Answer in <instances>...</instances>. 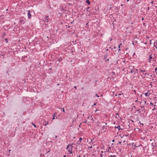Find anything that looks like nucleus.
Returning a JSON list of instances; mask_svg holds the SVG:
<instances>
[{
  "label": "nucleus",
  "instance_id": "2eb2a0df",
  "mask_svg": "<svg viewBox=\"0 0 157 157\" xmlns=\"http://www.w3.org/2000/svg\"><path fill=\"white\" fill-rule=\"evenodd\" d=\"M144 94L145 95V96L146 97L147 96H149V95H148V93H145Z\"/></svg>",
  "mask_w": 157,
  "mask_h": 157
},
{
  "label": "nucleus",
  "instance_id": "39448f33",
  "mask_svg": "<svg viewBox=\"0 0 157 157\" xmlns=\"http://www.w3.org/2000/svg\"><path fill=\"white\" fill-rule=\"evenodd\" d=\"M60 9L62 12H65L66 11L65 8H64L62 6H60Z\"/></svg>",
  "mask_w": 157,
  "mask_h": 157
},
{
  "label": "nucleus",
  "instance_id": "ea45409f",
  "mask_svg": "<svg viewBox=\"0 0 157 157\" xmlns=\"http://www.w3.org/2000/svg\"><path fill=\"white\" fill-rule=\"evenodd\" d=\"M74 88H75V89H76L77 87L76 86H74Z\"/></svg>",
  "mask_w": 157,
  "mask_h": 157
},
{
  "label": "nucleus",
  "instance_id": "4468645a",
  "mask_svg": "<svg viewBox=\"0 0 157 157\" xmlns=\"http://www.w3.org/2000/svg\"><path fill=\"white\" fill-rule=\"evenodd\" d=\"M140 71H141V72H143V74H144V72H145V71L144 70H143L141 69H140Z\"/></svg>",
  "mask_w": 157,
  "mask_h": 157
},
{
  "label": "nucleus",
  "instance_id": "20e7f679",
  "mask_svg": "<svg viewBox=\"0 0 157 157\" xmlns=\"http://www.w3.org/2000/svg\"><path fill=\"white\" fill-rule=\"evenodd\" d=\"M28 18L29 19H30L31 18V15L30 13V10H29L28 11Z\"/></svg>",
  "mask_w": 157,
  "mask_h": 157
},
{
  "label": "nucleus",
  "instance_id": "a19ab883",
  "mask_svg": "<svg viewBox=\"0 0 157 157\" xmlns=\"http://www.w3.org/2000/svg\"><path fill=\"white\" fill-rule=\"evenodd\" d=\"M151 4H153V1H152V2H151Z\"/></svg>",
  "mask_w": 157,
  "mask_h": 157
},
{
  "label": "nucleus",
  "instance_id": "412c9836",
  "mask_svg": "<svg viewBox=\"0 0 157 157\" xmlns=\"http://www.w3.org/2000/svg\"><path fill=\"white\" fill-rule=\"evenodd\" d=\"M134 72V71H133V70H131V73H133V72Z\"/></svg>",
  "mask_w": 157,
  "mask_h": 157
},
{
  "label": "nucleus",
  "instance_id": "37998d69",
  "mask_svg": "<svg viewBox=\"0 0 157 157\" xmlns=\"http://www.w3.org/2000/svg\"><path fill=\"white\" fill-rule=\"evenodd\" d=\"M96 105V103H94V105Z\"/></svg>",
  "mask_w": 157,
  "mask_h": 157
},
{
  "label": "nucleus",
  "instance_id": "6ab92c4d",
  "mask_svg": "<svg viewBox=\"0 0 157 157\" xmlns=\"http://www.w3.org/2000/svg\"><path fill=\"white\" fill-rule=\"evenodd\" d=\"M110 156L111 157H117L116 155H111Z\"/></svg>",
  "mask_w": 157,
  "mask_h": 157
},
{
  "label": "nucleus",
  "instance_id": "a18cd8bd",
  "mask_svg": "<svg viewBox=\"0 0 157 157\" xmlns=\"http://www.w3.org/2000/svg\"><path fill=\"white\" fill-rule=\"evenodd\" d=\"M74 21H73L72 22H71V24L73 23V22Z\"/></svg>",
  "mask_w": 157,
  "mask_h": 157
},
{
  "label": "nucleus",
  "instance_id": "0e129e2a",
  "mask_svg": "<svg viewBox=\"0 0 157 157\" xmlns=\"http://www.w3.org/2000/svg\"><path fill=\"white\" fill-rule=\"evenodd\" d=\"M155 47V48L157 49V47Z\"/></svg>",
  "mask_w": 157,
  "mask_h": 157
},
{
  "label": "nucleus",
  "instance_id": "de8ad7c7",
  "mask_svg": "<svg viewBox=\"0 0 157 157\" xmlns=\"http://www.w3.org/2000/svg\"><path fill=\"white\" fill-rule=\"evenodd\" d=\"M113 142H114V140H113L112 141Z\"/></svg>",
  "mask_w": 157,
  "mask_h": 157
},
{
  "label": "nucleus",
  "instance_id": "f8f14e48",
  "mask_svg": "<svg viewBox=\"0 0 157 157\" xmlns=\"http://www.w3.org/2000/svg\"><path fill=\"white\" fill-rule=\"evenodd\" d=\"M140 108H141V109H142V111H143L144 109V106L142 105V106H141Z\"/></svg>",
  "mask_w": 157,
  "mask_h": 157
},
{
  "label": "nucleus",
  "instance_id": "13d9d810",
  "mask_svg": "<svg viewBox=\"0 0 157 157\" xmlns=\"http://www.w3.org/2000/svg\"><path fill=\"white\" fill-rule=\"evenodd\" d=\"M139 146H142V145H141V144H140V145Z\"/></svg>",
  "mask_w": 157,
  "mask_h": 157
},
{
  "label": "nucleus",
  "instance_id": "aec40b11",
  "mask_svg": "<svg viewBox=\"0 0 157 157\" xmlns=\"http://www.w3.org/2000/svg\"><path fill=\"white\" fill-rule=\"evenodd\" d=\"M136 111H139V113H141V111H140V109L137 110H136Z\"/></svg>",
  "mask_w": 157,
  "mask_h": 157
},
{
  "label": "nucleus",
  "instance_id": "ddd939ff",
  "mask_svg": "<svg viewBox=\"0 0 157 157\" xmlns=\"http://www.w3.org/2000/svg\"><path fill=\"white\" fill-rule=\"evenodd\" d=\"M86 2L89 5H90V2L89 0H86Z\"/></svg>",
  "mask_w": 157,
  "mask_h": 157
},
{
  "label": "nucleus",
  "instance_id": "603ef678",
  "mask_svg": "<svg viewBox=\"0 0 157 157\" xmlns=\"http://www.w3.org/2000/svg\"><path fill=\"white\" fill-rule=\"evenodd\" d=\"M142 94H141V95H140V97H142Z\"/></svg>",
  "mask_w": 157,
  "mask_h": 157
},
{
  "label": "nucleus",
  "instance_id": "680f3d73",
  "mask_svg": "<svg viewBox=\"0 0 157 157\" xmlns=\"http://www.w3.org/2000/svg\"><path fill=\"white\" fill-rule=\"evenodd\" d=\"M70 26H68V28H70Z\"/></svg>",
  "mask_w": 157,
  "mask_h": 157
},
{
  "label": "nucleus",
  "instance_id": "c9c22d12",
  "mask_svg": "<svg viewBox=\"0 0 157 157\" xmlns=\"http://www.w3.org/2000/svg\"><path fill=\"white\" fill-rule=\"evenodd\" d=\"M149 10V7H148L147 8V10Z\"/></svg>",
  "mask_w": 157,
  "mask_h": 157
},
{
  "label": "nucleus",
  "instance_id": "49530a36",
  "mask_svg": "<svg viewBox=\"0 0 157 157\" xmlns=\"http://www.w3.org/2000/svg\"><path fill=\"white\" fill-rule=\"evenodd\" d=\"M55 137L56 138H57V136H56Z\"/></svg>",
  "mask_w": 157,
  "mask_h": 157
},
{
  "label": "nucleus",
  "instance_id": "c756f323",
  "mask_svg": "<svg viewBox=\"0 0 157 157\" xmlns=\"http://www.w3.org/2000/svg\"><path fill=\"white\" fill-rule=\"evenodd\" d=\"M101 157H103L102 155V154H100Z\"/></svg>",
  "mask_w": 157,
  "mask_h": 157
},
{
  "label": "nucleus",
  "instance_id": "f704fd0d",
  "mask_svg": "<svg viewBox=\"0 0 157 157\" xmlns=\"http://www.w3.org/2000/svg\"><path fill=\"white\" fill-rule=\"evenodd\" d=\"M86 121H87L86 120H85V121H84L83 122H84V123H86Z\"/></svg>",
  "mask_w": 157,
  "mask_h": 157
},
{
  "label": "nucleus",
  "instance_id": "0eeeda50",
  "mask_svg": "<svg viewBox=\"0 0 157 157\" xmlns=\"http://www.w3.org/2000/svg\"><path fill=\"white\" fill-rule=\"evenodd\" d=\"M19 22L21 24H24L25 23V22L23 19H21L20 21H19Z\"/></svg>",
  "mask_w": 157,
  "mask_h": 157
},
{
  "label": "nucleus",
  "instance_id": "4be33fe9",
  "mask_svg": "<svg viewBox=\"0 0 157 157\" xmlns=\"http://www.w3.org/2000/svg\"><path fill=\"white\" fill-rule=\"evenodd\" d=\"M150 105H153V103H152V102H151L150 103Z\"/></svg>",
  "mask_w": 157,
  "mask_h": 157
},
{
  "label": "nucleus",
  "instance_id": "2f4dec72",
  "mask_svg": "<svg viewBox=\"0 0 157 157\" xmlns=\"http://www.w3.org/2000/svg\"><path fill=\"white\" fill-rule=\"evenodd\" d=\"M90 8V7H88L87 8V10H86L87 11H88L89 10V9Z\"/></svg>",
  "mask_w": 157,
  "mask_h": 157
},
{
  "label": "nucleus",
  "instance_id": "b1692460",
  "mask_svg": "<svg viewBox=\"0 0 157 157\" xmlns=\"http://www.w3.org/2000/svg\"><path fill=\"white\" fill-rule=\"evenodd\" d=\"M95 96H96L97 97H99V96L97 95V94H95Z\"/></svg>",
  "mask_w": 157,
  "mask_h": 157
},
{
  "label": "nucleus",
  "instance_id": "8fccbe9b",
  "mask_svg": "<svg viewBox=\"0 0 157 157\" xmlns=\"http://www.w3.org/2000/svg\"><path fill=\"white\" fill-rule=\"evenodd\" d=\"M131 24H133V22H131Z\"/></svg>",
  "mask_w": 157,
  "mask_h": 157
},
{
  "label": "nucleus",
  "instance_id": "7c9ffc66",
  "mask_svg": "<svg viewBox=\"0 0 157 157\" xmlns=\"http://www.w3.org/2000/svg\"><path fill=\"white\" fill-rule=\"evenodd\" d=\"M121 142H118V143H119L120 144H121Z\"/></svg>",
  "mask_w": 157,
  "mask_h": 157
},
{
  "label": "nucleus",
  "instance_id": "1a4fd4ad",
  "mask_svg": "<svg viewBox=\"0 0 157 157\" xmlns=\"http://www.w3.org/2000/svg\"><path fill=\"white\" fill-rule=\"evenodd\" d=\"M56 114H57L56 113H54V114H53V115H52V117H53L52 120H54V119H55V117L56 116Z\"/></svg>",
  "mask_w": 157,
  "mask_h": 157
},
{
  "label": "nucleus",
  "instance_id": "7ed1b4c3",
  "mask_svg": "<svg viewBox=\"0 0 157 157\" xmlns=\"http://www.w3.org/2000/svg\"><path fill=\"white\" fill-rule=\"evenodd\" d=\"M107 53H105V55H104V59L105 60V61L106 62L108 61L109 60V59L108 58H107Z\"/></svg>",
  "mask_w": 157,
  "mask_h": 157
},
{
  "label": "nucleus",
  "instance_id": "3c124183",
  "mask_svg": "<svg viewBox=\"0 0 157 157\" xmlns=\"http://www.w3.org/2000/svg\"><path fill=\"white\" fill-rule=\"evenodd\" d=\"M6 33H4V35H6Z\"/></svg>",
  "mask_w": 157,
  "mask_h": 157
},
{
  "label": "nucleus",
  "instance_id": "052dcab7",
  "mask_svg": "<svg viewBox=\"0 0 157 157\" xmlns=\"http://www.w3.org/2000/svg\"><path fill=\"white\" fill-rule=\"evenodd\" d=\"M78 157H80V155H79V156H78Z\"/></svg>",
  "mask_w": 157,
  "mask_h": 157
},
{
  "label": "nucleus",
  "instance_id": "393cba45",
  "mask_svg": "<svg viewBox=\"0 0 157 157\" xmlns=\"http://www.w3.org/2000/svg\"><path fill=\"white\" fill-rule=\"evenodd\" d=\"M144 74L145 75H149V74H147L146 73H144Z\"/></svg>",
  "mask_w": 157,
  "mask_h": 157
},
{
  "label": "nucleus",
  "instance_id": "72a5a7b5",
  "mask_svg": "<svg viewBox=\"0 0 157 157\" xmlns=\"http://www.w3.org/2000/svg\"><path fill=\"white\" fill-rule=\"evenodd\" d=\"M89 148H92V146H90V147H89Z\"/></svg>",
  "mask_w": 157,
  "mask_h": 157
},
{
  "label": "nucleus",
  "instance_id": "c85d7f7f",
  "mask_svg": "<svg viewBox=\"0 0 157 157\" xmlns=\"http://www.w3.org/2000/svg\"><path fill=\"white\" fill-rule=\"evenodd\" d=\"M48 124V122H47V123L46 124H45V126H46L47 124Z\"/></svg>",
  "mask_w": 157,
  "mask_h": 157
},
{
  "label": "nucleus",
  "instance_id": "a878e982",
  "mask_svg": "<svg viewBox=\"0 0 157 157\" xmlns=\"http://www.w3.org/2000/svg\"><path fill=\"white\" fill-rule=\"evenodd\" d=\"M62 109H63V112H65V110H64V109L63 108Z\"/></svg>",
  "mask_w": 157,
  "mask_h": 157
},
{
  "label": "nucleus",
  "instance_id": "774afa93",
  "mask_svg": "<svg viewBox=\"0 0 157 157\" xmlns=\"http://www.w3.org/2000/svg\"><path fill=\"white\" fill-rule=\"evenodd\" d=\"M156 106L155 105H154V106Z\"/></svg>",
  "mask_w": 157,
  "mask_h": 157
},
{
  "label": "nucleus",
  "instance_id": "cd10ccee",
  "mask_svg": "<svg viewBox=\"0 0 157 157\" xmlns=\"http://www.w3.org/2000/svg\"><path fill=\"white\" fill-rule=\"evenodd\" d=\"M99 124H100V123L98 122L97 123V124L98 125Z\"/></svg>",
  "mask_w": 157,
  "mask_h": 157
},
{
  "label": "nucleus",
  "instance_id": "864d4df0",
  "mask_svg": "<svg viewBox=\"0 0 157 157\" xmlns=\"http://www.w3.org/2000/svg\"><path fill=\"white\" fill-rule=\"evenodd\" d=\"M106 51H108V49H107L106 50Z\"/></svg>",
  "mask_w": 157,
  "mask_h": 157
},
{
  "label": "nucleus",
  "instance_id": "c03bdc74",
  "mask_svg": "<svg viewBox=\"0 0 157 157\" xmlns=\"http://www.w3.org/2000/svg\"><path fill=\"white\" fill-rule=\"evenodd\" d=\"M105 126H103V127L102 128V129H103V128H105Z\"/></svg>",
  "mask_w": 157,
  "mask_h": 157
},
{
  "label": "nucleus",
  "instance_id": "79ce46f5",
  "mask_svg": "<svg viewBox=\"0 0 157 157\" xmlns=\"http://www.w3.org/2000/svg\"><path fill=\"white\" fill-rule=\"evenodd\" d=\"M157 69V68H155V71H156Z\"/></svg>",
  "mask_w": 157,
  "mask_h": 157
},
{
  "label": "nucleus",
  "instance_id": "6e6d98bb",
  "mask_svg": "<svg viewBox=\"0 0 157 157\" xmlns=\"http://www.w3.org/2000/svg\"><path fill=\"white\" fill-rule=\"evenodd\" d=\"M144 19V18H142V20H143Z\"/></svg>",
  "mask_w": 157,
  "mask_h": 157
},
{
  "label": "nucleus",
  "instance_id": "473e14b6",
  "mask_svg": "<svg viewBox=\"0 0 157 157\" xmlns=\"http://www.w3.org/2000/svg\"><path fill=\"white\" fill-rule=\"evenodd\" d=\"M131 27L133 28H134V27L132 25V26H131Z\"/></svg>",
  "mask_w": 157,
  "mask_h": 157
},
{
  "label": "nucleus",
  "instance_id": "dca6fc26",
  "mask_svg": "<svg viewBox=\"0 0 157 157\" xmlns=\"http://www.w3.org/2000/svg\"><path fill=\"white\" fill-rule=\"evenodd\" d=\"M32 124L34 126L35 128L36 127V126L35 124L33 123H32Z\"/></svg>",
  "mask_w": 157,
  "mask_h": 157
},
{
  "label": "nucleus",
  "instance_id": "423d86ee",
  "mask_svg": "<svg viewBox=\"0 0 157 157\" xmlns=\"http://www.w3.org/2000/svg\"><path fill=\"white\" fill-rule=\"evenodd\" d=\"M154 59V58H153L152 56H151V55H150V56H149V58L148 59V62L149 63H151V59Z\"/></svg>",
  "mask_w": 157,
  "mask_h": 157
},
{
  "label": "nucleus",
  "instance_id": "4d7b16f0",
  "mask_svg": "<svg viewBox=\"0 0 157 157\" xmlns=\"http://www.w3.org/2000/svg\"><path fill=\"white\" fill-rule=\"evenodd\" d=\"M141 124L142 125H144V124H143V123Z\"/></svg>",
  "mask_w": 157,
  "mask_h": 157
},
{
  "label": "nucleus",
  "instance_id": "bf43d9fd",
  "mask_svg": "<svg viewBox=\"0 0 157 157\" xmlns=\"http://www.w3.org/2000/svg\"><path fill=\"white\" fill-rule=\"evenodd\" d=\"M129 0H127V2H128Z\"/></svg>",
  "mask_w": 157,
  "mask_h": 157
},
{
  "label": "nucleus",
  "instance_id": "e433bc0d",
  "mask_svg": "<svg viewBox=\"0 0 157 157\" xmlns=\"http://www.w3.org/2000/svg\"><path fill=\"white\" fill-rule=\"evenodd\" d=\"M52 70L51 68H50L48 69V71L51 70Z\"/></svg>",
  "mask_w": 157,
  "mask_h": 157
},
{
  "label": "nucleus",
  "instance_id": "bb28decb",
  "mask_svg": "<svg viewBox=\"0 0 157 157\" xmlns=\"http://www.w3.org/2000/svg\"><path fill=\"white\" fill-rule=\"evenodd\" d=\"M155 109V107H154L153 109H152V111H153Z\"/></svg>",
  "mask_w": 157,
  "mask_h": 157
},
{
  "label": "nucleus",
  "instance_id": "9d476101",
  "mask_svg": "<svg viewBox=\"0 0 157 157\" xmlns=\"http://www.w3.org/2000/svg\"><path fill=\"white\" fill-rule=\"evenodd\" d=\"M112 93L113 94H115V96H117V95L119 96V95H121V94H118L117 93L115 94V92L114 91H113V92Z\"/></svg>",
  "mask_w": 157,
  "mask_h": 157
},
{
  "label": "nucleus",
  "instance_id": "5701e85b",
  "mask_svg": "<svg viewBox=\"0 0 157 157\" xmlns=\"http://www.w3.org/2000/svg\"><path fill=\"white\" fill-rule=\"evenodd\" d=\"M5 40L6 41V42L7 43L8 42V40L7 39H5Z\"/></svg>",
  "mask_w": 157,
  "mask_h": 157
},
{
  "label": "nucleus",
  "instance_id": "f257e3e1",
  "mask_svg": "<svg viewBox=\"0 0 157 157\" xmlns=\"http://www.w3.org/2000/svg\"><path fill=\"white\" fill-rule=\"evenodd\" d=\"M72 144H68L67 147V149L68 150V152L70 154H71L72 153V150L73 146H72Z\"/></svg>",
  "mask_w": 157,
  "mask_h": 157
},
{
  "label": "nucleus",
  "instance_id": "a211bd4d",
  "mask_svg": "<svg viewBox=\"0 0 157 157\" xmlns=\"http://www.w3.org/2000/svg\"><path fill=\"white\" fill-rule=\"evenodd\" d=\"M120 45H119L118 47V48H119V49H118V52H119V51H120Z\"/></svg>",
  "mask_w": 157,
  "mask_h": 157
},
{
  "label": "nucleus",
  "instance_id": "58836bf2",
  "mask_svg": "<svg viewBox=\"0 0 157 157\" xmlns=\"http://www.w3.org/2000/svg\"><path fill=\"white\" fill-rule=\"evenodd\" d=\"M88 23H89V22H88V23H87L86 24V25L87 26L88 25Z\"/></svg>",
  "mask_w": 157,
  "mask_h": 157
},
{
  "label": "nucleus",
  "instance_id": "5fc2aeb1",
  "mask_svg": "<svg viewBox=\"0 0 157 157\" xmlns=\"http://www.w3.org/2000/svg\"><path fill=\"white\" fill-rule=\"evenodd\" d=\"M122 45L121 43L119 45H120V46Z\"/></svg>",
  "mask_w": 157,
  "mask_h": 157
},
{
  "label": "nucleus",
  "instance_id": "f3484780",
  "mask_svg": "<svg viewBox=\"0 0 157 157\" xmlns=\"http://www.w3.org/2000/svg\"><path fill=\"white\" fill-rule=\"evenodd\" d=\"M82 140V138H80L78 142H81Z\"/></svg>",
  "mask_w": 157,
  "mask_h": 157
},
{
  "label": "nucleus",
  "instance_id": "09e8293b",
  "mask_svg": "<svg viewBox=\"0 0 157 157\" xmlns=\"http://www.w3.org/2000/svg\"><path fill=\"white\" fill-rule=\"evenodd\" d=\"M136 71H138V69H136Z\"/></svg>",
  "mask_w": 157,
  "mask_h": 157
},
{
  "label": "nucleus",
  "instance_id": "338daca9",
  "mask_svg": "<svg viewBox=\"0 0 157 157\" xmlns=\"http://www.w3.org/2000/svg\"><path fill=\"white\" fill-rule=\"evenodd\" d=\"M134 92H136V90H135L134 91Z\"/></svg>",
  "mask_w": 157,
  "mask_h": 157
},
{
  "label": "nucleus",
  "instance_id": "9b49d317",
  "mask_svg": "<svg viewBox=\"0 0 157 157\" xmlns=\"http://www.w3.org/2000/svg\"><path fill=\"white\" fill-rule=\"evenodd\" d=\"M134 144V143H132V147H133V145ZM134 146L135 147H140V146H136V145L134 144Z\"/></svg>",
  "mask_w": 157,
  "mask_h": 157
},
{
  "label": "nucleus",
  "instance_id": "e2e57ef3",
  "mask_svg": "<svg viewBox=\"0 0 157 157\" xmlns=\"http://www.w3.org/2000/svg\"><path fill=\"white\" fill-rule=\"evenodd\" d=\"M60 14L61 15H62V13H60Z\"/></svg>",
  "mask_w": 157,
  "mask_h": 157
},
{
  "label": "nucleus",
  "instance_id": "6e6552de",
  "mask_svg": "<svg viewBox=\"0 0 157 157\" xmlns=\"http://www.w3.org/2000/svg\"><path fill=\"white\" fill-rule=\"evenodd\" d=\"M115 128H118V130L119 131L120 130H122L123 129L121 128H120V125H119L118 126H115Z\"/></svg>",
  "mask_w": 157,
  "mask_h": 157
},
{
  "label": "nucleus",
  "instance_id": "69168bd1",
  "mask_svg": "<svg viewBox=\"0 0 157 157\" xmlns=\"http://www.w3.org/2000/svg\"><path fill=\"white\" fill-rule=\"evenodd\" d=\"M66 156L65 155L63 157H66Z\"/></svg>",
  "mask_w": 157,
  "mask_h": 157
},
{
  "label": "nucleus",
  "instance_id": "4c0bfd02",
  "mask_svg": "<svg viewBox=\"0 0 157 157\" xmlns=\"http://www.w3.org/2000/svg\"><path fill=\"white\" fill-rule=\"evenodd\" d=\"M3 114L4 115H5V112H3Z\"/></svg>",
  "mask_w": 157,
  "mask_h": 157
},
{
  "label": "nucleus",
  "instance_id": "f03ea898",
  "mask_svg": "<svg viewBox=\"0 0 157 157\" xmlns=\"http://www.w3.org/2000/svg\"><path fill=\"white\" fill-rule=\"evenodd\" d=\"M49 18L48 16H46L45 18H44V21L48 22H49Z\"/></svg>",
  "mask_w": 157,
  "mask_h": 157
}]
</instances>
